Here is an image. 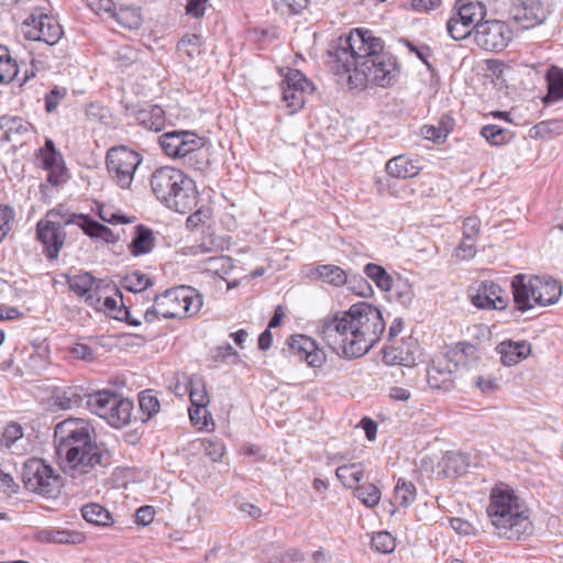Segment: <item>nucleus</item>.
I'll list each match as a JSON object with an SVG mask.
<instances>
[{
  "instance_id": "f257e3e1",
  "label": "nucleus",
  "mask_w": 563,
  "mask_h": 563,
  "mask_svg": "<svg viewBox=\"0 0 563 563\" xmlns=\"http://www.w3.org/2000/svg\"><path fill=\"white\" fill-rule=\"evenodd\" d=\"M327 66L351 89L367 85L387 88L399 74L397 59L385 51V42L364 27L353 29L330 43Z\"/></svg>"
},
{
  "instance_id": "f03ea898",
  "label": "nucleus",
  "mask_w": 563,
  "mask_h": 563,
  "mask_svg": "<svg viewBox=\"0 0 563 563\" xmlns=\"http://www.w3.org/2000/svg\"><path fill=\"white\" fill-rule=\"evenodd\" d=\"M386 328L382 311L365 301L335 312L318 324L322 341L340 357L353 360L368 353Z\"/></svg>"
},
{
  "instance_id": "7ed1b4c3",
  "label": "nucleus",
  "mask_w": 563,
  "mask_h": 563,
  "mask_svg": "<svg viewBox=\"0 0 563 563\" xmlns=\"http://www.w3.org/2000/svg\"><path fill=\"white\" fill-rule=\"evenodd\" d=\"M93 432L89 421L79 418L66 419L55 428L63 472L78 485L92 479L96 467L103 465L104 452L92 440Z\"/></svg>"
},
{
  "instance_id": "20e7f679",
  "label": "nucleus",
  "mask_w": 563,
  "mask_h": 563,
  "mask_svg": "<svg viewBox=\"0 0 563 563\" xmlns=\"http://www.w3.org/2000/svg\"><path fill=\"white\" fill-rule=\"evenodd\" d=\"M75 224L91 240L114 244L119 236L88 214L70 212L63 207L49 209L36 223V239L48 261L57 260L66 241L65 227Z\"/></svg>"
},
{
  "instance_id": "39448f33",
  "label": "nucleus",
  "mask_w": 563,
  "mask_h": 563,
  "mask_svg": "<svg viewBox=\"0 0 563 563\" xmlns=\"http://www.w3.org/2000/svg\"><path fill=\"white\" fill-rule=\"evenodd\" d=\"M522 499L509 485L499 483L489 494L486 509L496 533L508 540H519L530 534L532 525Z\"/></svg>"
},
{
  "instance_id": "423d86ee",
  "label": "nucleus",
  "mask_w": 563,
  "mask_h": 563,
  "mask_svg": "<svg viewBox=\"0 0 563 563\" xmlns=\"http://www.w3.org/2000/svg\"><path fill=\"white\" fill-rule=\"evenodd\" d=\"M150 185L156 199L175 212L184 214L197 206L196 183L181 169L172 166L158 167L152 173Z\"/></svg>"
},
{
  "instance_id": "0eeeda50",
  "label": "nucleus",
  "mask_w": 563,
  "mask_h": 563,
  "mask_svg": "<svg viewBox=\"0 0 563 563\" xmlns=\"http://www.w3.org/2000/svg\"><path fill=\"white\" fill-rule=\"evenodd\" d=\"M202 305V296L195 288L179 286L155 295L143 318L146 323L154 322L159 316L165 319L189 318L197 314Z\"/></svg>"
},
{
  "instance_id": "6e6552de",
  "label": "nucleus",
  "mask_w": 563,
  "mask_h": 563,
  "mask_svg": "<svg viewBox=\"0 0 563 563\" xmlns=\"http://www.w3.org/2000/svg\"><path fill=\"white\" fill-rule=\"evenodd\" d=\"M158 143L166 156L183 161L184 166L190 169L203 172L209 165L205 141L195 132L186 130L165 132L158 137Z\"/></svg>"
},
{
  "instance_id": "1a4fd4ad",
  "label": "nucleus",
  "mask_w": 563,
  "mask_h": 563,
  "mask_svg": "<svg viewBox=\"0 0 563 563\" xmlns=\"http://www.w3.org/2000/svg\"><path fill=\"white\" fill-rule=\"evenodd\" d=\"M143 161L142 155L124 145L107 152L106 166L111 180L122 189L131 187L135 172Z\"/></svg>"
},
{
  "instance_id": "9d476101",
  "label": "nucleus",
  "mask_w": 563,
  "mask_h": 563,
  "mask_svg": "<svg viewBox=\"0 0 563 563\" xmlns=\"http://www.w3.org/2000/svg\"><path fill=\"white\" fill-rule=\"evenodd\" d=\"M22 479L27 490L53 497L59 487L58 475L42 459H29L23 465Z\"/></svg>"
},
{
  "instance_id": "9b49d317",
  "label": "nucleus",
  "mask_w": 563,
  "mask_h": 563,
  "mask_svg": "<svg viewBox=\"0 0 563 563\" xmlns=\"http://www.w3.org/2000/svg\"><path fill=\"white\" fill-rule=\"evenodd\" d=\"M485 14V7L481 2L462 3L446 23L449 35L455 41L474 35Z\"/></svg>"
},
{
  "instance_id": "f8f14e48",
  "label": "nucleus",
  "mask_w": 563,
  "mask_h": 563,
  "mask_svg": "<svg viewBox=\"0 0 563 563\" xmlns=\"http://www.w3.org/2000/svg\"><path fill=\"white\" fill-rule=\"evenodd\" d=\"M282 100L289 114L300 111L307 96L313 90L312 84L305 74L298 69H288L280 84Z\"/></svg>"
},
{
  "instance_id": "ddd939ff",
  "label": "nucleus",
  "mask_w": 563,
  "mask_h": 563,
  "mask_svg": "<svg viewBox=\"0 0 563 563\" xmlns=\"http://www.w3.org/2000/svg\"><path fill=\"white\" fill-rule=\"evenodd\" d=\"M512 37V31L509 25L499 20H487L477 24L474 40L476 44L490 52L503 51Z\"/></svg>"
},
{
  "instance_id": "4468645a",
  "label": "nucleus",
  "mask_w": 563,
  "mask_h": 563,
  "mask_svg": "<svg viewBox=\"0 0 563 563\" xmlns=\"http://www.w3.org/2000/svg\"><path fill=\"white\" fill-rule=\"evenodd\" d=\"M24 34L29 40L55 45L64 34L62 25L49 14H32L25 22Z\"/></svg>"
},
{
  "instance_id": "2eb2a0df",
  "label": "nucleus",
  "mask_w": 563,
  "mask_h": 563,
  "mask_svg": "<svg viewBox=\"0 0 563 563\" xmlns=\"http://www.w3.org/2000/svg\"><path fill=\"white\" fill-rule=\"evenodd\" d=\"M508 14L522 29H531L544 22L548 11L540 0H514Z\"/></svg>"
},
{
  "instance_id": "dca6fc26",
  "label": "nucleus",
  "mask_w": 563,
  "mask_h": 563,
  "mask_svg": "<svg viewBox=\"0 0 563 563\" xmlns=\"http://www.w3.org/2000/svg\"><path fill=\"white\" fill-rule=\"evenodd\" d=\"M472 303L479 309L503 310L509 303V296L495 282L484 280L478 284L475 294L472 295Z\"/></svg>"
},
{
  "instance_id": "f3484780",
  "label": "nucleus",
  "mask_w": 563,
  "mask_h": 563,
  "mask_svg": "<svg viewBox=\"0 0 563 563\" xmlns=\"http://www.w3.org/2000/svg\"><path fill=\"white\" fill-rule=\"evenodd\" d=\"M455 371L451 362L443 358L433 360L427 371V382L431 389L448 393L452 390L455 382Z\"/></svg>"
},
{
  "instance_id": "a211bd4d",
  "label": "nucleus",
  "mask_w": 563,
  "mask_h": 563,
  "mask_svg": "<svg viewBox=\"0 0 563 563\" xmlns=\"http://www.w3.org/2000/svg\"><path fill=\"white\" fill-rule=\"evenodd\" d=\"M290 351L303 358L311 367H321L325 362L324 352L319 349L314 340L303 334H296L290 336L288 341Z\"/></svg>"
},
{
  "instance_id": "6ab92c4d",
  "label": "nucleus",
  "mask_w": 563,
  "mask_h": 563,
  "mask_svg": "<svg viewBox=\"0 0 563 563\" xmlns=\"http://www.w3.org/2000/svg\"><path fill=\"white\" fill-rule=\"evenodd\" d=\"M530 291L534 306L547 307L554 305L562 295L561 285L551 277L533 276Z\"/></svg>"
},
{
  "instance_id": "aec40b11",
  "label": "nucleus",
  "mask_w": 563,
  "mask_h": 563,
  "mask_svg": "<svg viewBox=\"0 0 563 563\" xmlns=\"http://www.w3.org/2000/svg\"><path fill=\"white\" fill-rule=\"evenodd\" d=\"M443 356L451 362L454 367L463 366L466 368L476 366L481 360L477 346L468 342H455L446 345Z\"/></svg>"
},
{
  "instance_id": "412c9836",
  "label": "nucleus",
  "mask_w": 563,
  "mask_h": 563,
  "mask_svg": "<svg viewBox=\"0 0 563 563\" xmlns=\"http://www.w3.org/2000/svg\"><path fill=\"white\" fill-rule=\"evenodd\" d=\"M496 352L505 366H514L526 360L531 353V344L527 341H503L497 344Z\"/></svg>"
},
{
  "instance_id": "4be33fe9",
  "label": "nucleus",
  "mask_w": 563,
  "mask_h": 563,
  "mask_svg": "<svg viewBox=\"0 0 563 563\" xmlns=\"http://www.w3.org/2000/svg\"><path fill=\"white\" fill-rule=\"evenodd\" d=\"M140 125L150 131H162L166 124L165 110L158 104L145 103L134 113Z\"/></svg>"
},
{
  "instance_id": "5701e85b",
  "label": "nucleus",
  "mask_w": 563,
  "mask_h": 563,
  "mask_svg": "<svg viewBox=\"0 0 563 563\" xmlns=\"http://www.w3.org/2000/svg\"><path fill=\"white\" fill-rule=\"evenodd\" d=\"M531 284L532 278L522 274L515 275L511 279L514 302L516 309L520 312H526L534 307L532 292L530 291Z\"/></svg>"
},
{
  "instance_id": "b1692460",
  "label": "nucleus",
  "mask_w": 563,
  "mask_h": 563,
  "mask_svg": "<svg viewBox=\"0 0 563 563\" xmlns=\"http://www.w3.org/2000/svg\"><path fill=\"white\" fill-rule=\"evenodd\" d=\"M35 538L43 543L80 544L85 540V534L76 530L45 528L37 531Z\"/></svg>"
},
{
  "instance_id": "393cba45",
  "label": "nucleus",
  "mask_w": 563,
  "mask_h": 563,
  "mask_svg": "<svg viewBox=\"0 0 563 563\" xmlns=\"http://www.w3.org/2000/svg\"><path fill=\"white\" fill-rule=\"evenodd\" d=\"M421 170L418 159L407 155H398L386 163V173L394 178H412Z\"/></svg>"
},
{
  "instance_id": "a878e982",
  "label": "nucleus",
  "mask_w": 563,
  "mask_h": 563,
  "mask_svg": "<svg viewBox=\"0 0 563 563\" xmlns=\"http://www.w3.org/2000/svg\"><path fill=\"white\" fill-rule=\"evenodd\" d=\"M133 408L132 400L119 395L113 406H109L104 420L113 428H122L130 422Z\"/></svg>"
},
{
  "instance_id": "bb28decb",
  "label": "nucleus",
  "mask_w": 563,
  "mask_h": 563,
  "mask_svg": "<svg viewBox=\"0 0 563 563\" xmlns=\"http://www.w3.org/2000/svg\"><path fill=\"white\" fill-rule=\"evenodd\" d=\"M87 395L80 386H66L56 388L53 398L58 408L66 410L80 406Z\"/></svg>"
},
{
  "instance_id": "cd10ccee",
  "label": "nucleus",
  "mask_w": 563,
  "mask_h": 563,
  "mask_svg": "<svg viewBox=\"0 0 563 563\" xmlns=\"http://www.w3.org/2000/svg\"><path fill=\"white\" fill-rule=\"evenodd\" d=\"M156 239L153 231L139 224L135 227L134 235L129 244V251L133 256H141L152 252L155 246Z\"/></svg>"
},
{
  "instance_id": "c85d7f7f",
  "label": "nucleus",
  "mask_w": 563,
  "mask_h": 563,
  "mask_svg": "<svg viewBox=\"0 0 563 563\" xmlns=\"http://www.w3.org/2000/svg\"><path fill=\"white\" fill-rule=\"evenodd\" d=\"M120 394L108 389H100L93 393H89L86 399L87 408L96 416L104 419L109 406H113V402Z\"/></svg>"
},
{
  "instance_id": "c756f323",
  "label": "nucleus",
  "mask_w": 563,
  "mask_h": 563,
  "mask_svg": "<svg viewBox=\"0 0 563 563\" xmlns=\"http://www.w3.org/2000/svg\"><path fill=\"white\" fill-rule=\"evenodd\" d=\"M189 393L190 407H208L210 402L205 380L201 376L192 375L184 385V393Z\"/></svg>"
},
{
  "instance_id": "7c9ffc66",
  "label": "nucleus",
  "mask_w": 563,
  "mask_h": 563,
  "mask_svg": "<svg viewBox=\"0 0 563 563\" xmlns=\"http://www.w3.org/2000/svg\"><path fill=\"white\" fill-rule=\"evenodd\" d=\"M310 276H314L317 279L334 287L343 286L347 282L345 271L332 264L318 265L311 269Z\"/></svg>"
},
{
  "instance_id": "2f4dec72",
  "label": "nucleus",
  "mask_w": 563,
  "mask_h": 563,
  "mask_svg": "<svg viewBox=\"0 0 563 563\" xmlns=\"http://www.w3.org/2000/svg\"><path fill=\"white\" fill-rule=\"evenodd\" d=\"M548 93L543 98L544 103H553L563 99V69L551 66L545 75Z\"/></svg>"
},
{
  "instance_id": "473e14b6",
  "label": "nucleus",
  "mask_w": 563,
  "mask_h": 563,
  "mask_svg": "<svg viewBox=\"0 0 563 563\" xmlns=\"http://www.w3.org/2000/svg\"><path fill=\"white\" fill-rule=\"evenodd\" d=\"M82 518L95 526L109 527L114 520L110 511L97 503H90L81 507Z\"/></svg>"
},
{
  "instance_id": "72a5a7b5",
  "label": "nucleus",
  "mask_w": 563,
  "mask_h": 563,
  "mask_svg": "<svg viewBox=\"0 0 563 563\" xmlns=\"http://www.w3.org/2000/svg\"><path fill=\"white\" fill-rule=\"evenodd\" d=\"M335 475L344 487L354 489L364 477V466L362 463L344 464L336 468Z\"/></svg>"
},
{
  "instance_id": "f704fd0d",
  "label": "nucleus",
  "mask_w": 563,
  "mask_h": 563,
  "mask_svg": "<svg viewBox=\"0 0 563 563\" xmlns=\"http://www.w3.org/2000/svg\"><path fill=\"white\" fill-rule=\"evenodd\" d=\"M468 456L461 452H449L442 459V471L446 477H456L466 472Z\"/></svg>"
},
{
  "instance_id": "c9c22d12",
  "label": "nucleus",
  "mask_w": 563,
  "mask_h": 563,
  "mask_svg": "<svg viewBox=\"0 0 563 563\" xmlns=\"http://www.w3.org/2000/svg\"><path fill=\"white\" fill-rule=\"evenodd\" d=\"M152 285L151 277L140 271L130 272L120 280L121 288L135 295L145 291Z\"/></svg>"
},
{
  "instance_id": "e433bc0d",
  "label": "nucleus",
  "mask_w": 563,
  "mask_h": 563,
  "mask_svg": "<svg viewBox=\"0 0 563 563\" xmlns=\"http://www.w3.org/2000/svg\"><path fill=\"white\" fill-rule=\"evenodd\" d=\"M386 292H389L390 299L396 300L404 307L410 306L415 296L411 284L400 277L393 279V286Z\"/></svg>"
},
{
  "instance_id": "4c0bfd02",
  "label": "nucleus",
  "mask_w": 563,
  "mask_h": 563,
  "mask_svg": "<svg viewBox=\"0 0 563 563\" xmlns=\"http://www.w3.org/2000/svg\"><path fill=\"white\" fill-rule=\"evenodd\" d=\"M363 272L382 291L386 292L393 286L394 278L378 264L368 263L364 266Z\"/></svg>"
},
{
  "instance_id": "58836bf2",
  "label": "nucleus",
  "mask_w": 563,
  "mask_h": 563,
  "mask_svg": "<svg viewBox=\"0 0 563 563\" xmlns=\"http://www.w3.org/2000/svg\"><path fill=\"white\" fill-rule=\"evenodd\" d=\"M354 492L360 501L369 509L376 507L382 498V490L374 483L360 484Z\"/></svg>"
},
{
  "instance_id": "ea45409f",
  "label": "nucleus",
  "mask_w": 563,
  "mask_h": 563,
  "mask_svg": "<svg viewBox=\"0 0 563 563\" xmlns=\"http://www.w3.org/2000/svg\"><path fill=\"white\" fill-rule=\"evenodd\" d=\"M40 164L43 169L48 170L64 164L63 156L56 151L52 140H46L38 153Z\"/></svg>"
},
{
  "instance_id": "a19ab883",
  "label": "nucleus",
  "mask_w": 563,
  "mask_h": 563,
  "mask_svg": "<svg viewBox=\"0 0 563 563\" xmlns=\"http://www.w3.org/2000/svg\"><path fill=\"white\" fill-rule=\"evenodd\" d=\"M417 497V489L412 482L399 478L394 489V498L396 503L402 507H409Z\"/></svg>"
},
{
  "instance_id": "79ce46f5",
  "label": "nucleus",
  "mask_w": 563,
  "mask_h": 563,
  "mask_svg": "<svg viewBox=\"0 0 563 563\" xmlns=\"http://www.w3.org/2000/svg\"><path fill=\"white\" fill-rule=\"evenodd\" d=\"M19 68L15 59L5 46L0 45V84L11 82L18 75Z\"/></svg>"
},
{
  "instance_id": "37998d69",
  "label": "nucleus",
  "mask_w": 563,
  "mask_h": 563,
  "mask_svg": "<svg viewBox=\"0 0 563 563\" xmlns=\"http://www.w3.org/2000/svg\"><path fill=\"white\" fill-rule=\"evenodd\" d=\"M202 38L197 34L184 35L177 44V52L180 56H186L189 59L201 54Z\"/></svg>"
},
{
  "instance_id": "c03bdc74",
  "label": "nucleus",
  "mask_w": 563,
  "mask_h": 563,
  "mask_svg": "<svg viewBox=\"0 0 563 563\" xmlns=\"http://www.w3.org/2000/svg\"><path fill=\"white\" fill-rule=\"evenodd\" d=\"M66 282L71 291L76 295L84 297L95 286V278L90 273H81L77 275L66 276Z\"/></svg>"
},
{
  "instance_id": "a18cd8bd",
  "label": "nucleus",
  "mask_w": 563,
  "mask_h": 563,
  "mask_svg": "<svg viewBox=\"0 0 563 563\" xmlns=\"http://www.w3.org/2000/svg\"><path fill=\"white\" fill-rule=\"evenodd\" d=\"M141 420L147 421L159 411L161 405L151 390H143L139 395Z\"/></svg>"
},
{
  "instance_id": "49530a36",
  "label": "nucleus",
  "mask_w": 563,
  "mask_h": 563,
  "mask_svg": "<svg viewBox=\"0 0 563 563\" xmlns=\"http://www.w3.org/2000/svg\"><path fill=\"white\" fill-rule=\"evenodd\" d=\"M197 444L212 462H219L224 455L225 446L217 437L198 440Z\"/></svg>"
},
{
  "instance_id": "de8ad7c7",
  "label": "nucleus",
  "mask_w": 563,
  "mask_h": 563,
  "mask_svg": "<svg viewBox=\"0 0 563 563\" xmlns=\"http://www.w3.org/2000/svg\"><path fill=\"white\" fill-rule=\"evenodd\" d=\"M117 21L129 30H136L142 24L141 10L135 7H124L114 13Z\"/></svg>"
},
{
  "instance_id": "09e8293b",
  "label": "nucleus",
  "mask_w": 563,
  "mask_h": 563,
  "mask_svg": "<svg viewBox=\"0 0 563 563\" xmlns=\"http://www.w3.org/2000/svg\"><path fill=\"white\" fill-rule=\"evenodd\" d=\"M481 135L494 146L504 145L509 141V131L496 124L484 125Z\"/></svg>"
},
{
  "instance_id": "8fccbe9b",
  "label": "nucleus",
  "mask_w": 563,
  "mask_h": 563,
  "mask_svg": "<svg viewBox=\"0 0 563 563\" xmlns=\"http://www.w3.org/2000/svg\"><path fill=\"white\" fill-rule=\"evenodd\" d=\"M212 362L216 364L236 365L241 363V357L229 343L219 345L211 351Z\"/></svg>"
},
{
  "instance_id": "3c124183",
  "label": "nucleus",
  "mask_w": 563,
  "mask_h": 563,
  "mask_svg": "<svg viewBox=\"0 0 563 563\" xmlns=\"http://www.w3.org/2000/svg\"><path fill=\"white\" fill-rule=\"evenodd\" d=\"M272 4L282 15H296L308 7L309 0H272Z\"/></svg>"
},
{
  "instance_id": "603ef678",
  "label": "nucleus",
  "mask_w": 563,
  "mask_h": 563,
  "mask_svg": "<svg viewBox=\"0 0 563 563\" xmlns=\"http://www.w3.org/2000/svg\"><path fill=\"white\" fill-rule=\"evenodd\" d=\"M372 548L379 553H391L396 548V540L391 533L379 531L372 538Z\"/></svg>"
},
{
  "instance_id": "864d4df0",
  "label": "nucleus",
  "mask_w": 563,
  "mask_h": 563,
  "mask_svg": "<svg viewBox=\"0 0 563 563\" xmlns=\"http://www.w3.org/2000/svg\"><path fill=\"white\" fill-rule=\"evenodd\" d=\"M66 96L67 89L65 87L55 86L44 96L45 111L48 113L55 112Z\"/></svg>"
},
{
  "instance_id": "5fc2aeb1",
  "label": "nucleus",
  "mask_w": 563,
  "mask_h": 563,
  "mask_svg": "<svg viewBox=\"0 0 563 563\" xmlns=\"http://www.w3.org/2000/svg\"><path fill=\"white\" fill-rule=\"evenodd\" d=\"M188 412L191 422L199 429H208L210 424L214 426L208 407H189Z\"/></svg>"
},
{
  "instance_id": "6e6d98bb",
  "label": "nucleus",
  "mask_w": 563,
  "mask_h": 563,
  "mask_svg": "<svg viewBox=\"0 0 563 563\" xmlns=\"http://www.w3.org/2000/svg\"><path fill=\"white\" fill-rule=\"evenodd\" d=\"M23 437V429L16 422L9 423L1 435V445L10 449L12 445Z\"/></svg>"
},
{
  "instance_id": "4d7b16f0",
  "label": "nucleus",
  "mask_w": 563,
  "mask_h": 563,
  "mask_svg": "<svg viewBox=\"0 0 563 563\" xmlns=\"http://www.w3.org/2000/svg\"><path fill=\"white\" fill-rule=\"evenodd\" d=\"M532 130L534 131V135L541 139L552 137L554 134H559L561 130V124L558 121L549 120L541 121L536 124Z\"/></svg>"
},
{
  "instance_id": "13d9d810",
  "label": "nucleus",
  "mask_w": 563,
  "mask_h": 563,
  "mask_svg": "<svg viewBox=\"0 0 563 563\" xmlns=\"http://www.w3.org/2000/svg\"><path fill=\"white\" fill-rule=\"evenodd\" d=\"M97 214L103 222H107L110 224H120V223L132 222V220L129 219L126 216L114 212L112 209H110L103 205L98 206Z\"/></svg>"
},
{
  "instance_id": "bf43d9fd",
  "label": "nucleus",
  "mask_w": 563,
  "mask_h": 563,
  "mask_svg": "<svg viewBox=\"0 0 563 563\" xmlns=\"http://www.w3.org/2000/svg\"><path fill=\"white\" fill-rule=\"evenodd\" d=\"M14 210L8 205H0V243L11 230V221L14 219Z\"/></svg>"
},
{
  "instance_id": "052dcab7",
  "label": "nucleus",
  "mask_w": 563,
  "mask_h": 563,
  "mask_svg": "<svg viewBox=\"0 0 563 563\" xmlns=\"http://www.w3.org/2000/svg\"><path fill=\"white\" fill-rule=\"evenodd\" d=\"M421 135L426 140L443 143L449 135V130L448 128H439L437 125H423L421 128Z\"/></svg>"
},
{
  "instance_id": "680f3d73",
  "label": "nucleus",
  "mask_w": 563,
  "mask_h": 563,
  "mask_svg": "<svg viewBox=\"0 0 563 563\" xmlns=\"http://www.w3.org/2000/svg\"><path fill=\"white\" fill-rule=\"evenodd\" d=\"M476 254V240L463 236L462 241L454 251V255L460 260H471Z\"/></svg>"
},
{
  "instance_id": "e2e57ef3",
  "label": "nucleus",
  "mask_w": 563,
  "mask_h": 563,
  "mask_svg": "<svg viewBox=\"0 0 563 563\" xmlns=\"http://www.w3.org/2000/svg\"><path fill=\"white\" fill-rule=\"evenodd\" d=\"M31 129V124L21 118H11L7 123L5 134L8 140H12L14 134H25L29 133Z\"/></svg>"
},
{
  "instance_id": "0e129e2a",
  "label": "nucleus",
  "mask_w": 563,
  "mask_h": 563,
  "mask_svg": "<svg viewBox=\"0 0 563 563\" xmlns=\"http://www.w3.org/2000/svg\"><path fill=\"white\" fill-rule=\"evenodd\" d=\"M481 230V220L477 217H468L463 221V236L477 240Z\"/></svg>"
},
{
  "instance_id": "69168bd1",
  "label": "nucleus",
  "mask_w": 563,
  "mask_h": 563,
  "mask_svg": "<svg viewBox=\"0 0 563 563\" xmlns=\"http://www.w3.org/2000/svg\"><path fill=\"white\" fill-rule=\"evenodd\" d=\"M71 354L75 357L86 361V362H91L96 357L95 350L90 345L85 344V343L74 344V346L71 347Z\"/></svg>"
},
{
  "instance_id": "338daca9",
  "label": "nucleus",
  "mask_w": 563,
  "mask_h": 563,
  "mask_svg": "<svg viewBox=\"0 0 563 563\" xmlns=\"http://www.w3.org/2000/svg\"><path fill=\"white\" fill-rule=\"evenodd\" d=\"M121 306L118 309V312L113 314V318L120 321H125L130 325L139 327L141 325L140 319L132 316L130 308H128L123 303V298L120 296Z\"/></svg>"
},
{
  "instance_id": "774afa93",
  "label": "nucleus",
  "mask_w": 563,
  "mask_h": 563,
  "mask_svg": "<svg viewBox=\"0 0 563 563\" xmlns=\"http://www.w3.org/2000/svg\"><path fill=\"white\" fill-rule=\"evenodd\" d=\"M47 173V183L53 186H59L67 181L68 176L64 164L56 168L48 169Z\"/></svg>"
}]
</instances>
